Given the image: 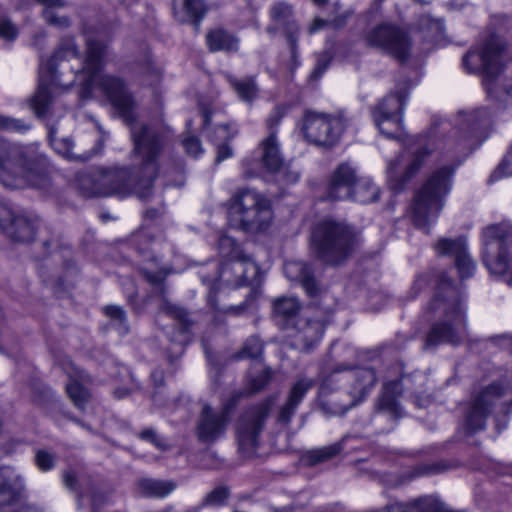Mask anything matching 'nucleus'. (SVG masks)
<instances>
[{
    "label": "nucleus",
    "mask_w": 512,
    "mask_h": 512,
    "mask_svg": "<svg viewBox=\"0 0 512 512\" xmlns=\"http://www.w3.org/2000/svg\"><path fill=\"white\" fill-rule=\"evenodd\" d=\"M108 38V32L103 29L85 33V56L80 69L75 73L71 72L74 75L71 81H64L63 72L58 75L56 69L60 67L63 71L68 68V61H79L80 52L73 39L63 41L50 59L41 61L39 86L31 105L37 116L42 117L47 113L57 88H66L74 82L82 86L83 93L88 96L94 87H99L130 126L133 152L139 157L140 164L132 170H100L91 177V187L87 188V193L89 196L119 197L135 193L139 198L146 199L160 171L167 173L162 163V155L168 143V131L137 124L134 112L136 102L123 80L113 75L101 74L108 54Z\"/></svg>",
    "instance_id": "1"
},
{
    "label": "nucleus",
    "mask_w": 512,
    "mask_h": 512,
    "mask_svg": "<svg viewBox=\"0 0 512 512\" xmlns=\"http://www.w3.org/2000/svg\"><path fill=\"white\" fill-rule=\"evenodd\" d=\"M489 123L490 114L486 109L460 112L455 126L445 119L433 118L427 136L419 137L410 149L388 162L387 177L391 187L400 190L418 173L426 157L434 150L446 154L458 165L461 157L483 140Z\"/></svg>",
    "instance_id": "2"
},
{
    "label": "nucleus",
    "mask_w": 512,
    "mask_h": 512,
    "mask_svg": "<svg viewBox=\"0 0 512 512\" xmlns=\"http://www.w3.org/2000/svg\"><path fill=\"white\" fill-rule=\"evenodd\" d=\"M427 311L438 317V322L427 336V345L458 344L462 341L466 333L465 307L460 295L445 276L440 278L437 292L428 304Z\"/></svg>",
    "instance_id": "3"
},
{
    "label": "nucleus",
    "mask_w": 512,
    "mask_h": 512,
    "mask_svg": "<svg viewBox=\"0 0 512 512\" xmlns=\"http://www.w3.org/2000/svg\"><path fill=\"white\" fill-rule=\"evenodd\" d=\"M505 43L496 34L487 35L463 58V66L469 73H481L489 97L512 104V83L501 76Z\"/></svg>",
    "instance_id": "4"
},
{
    "label": "nucleus",
    "mask_w": 512,
    "mask_h": 512,
    "mask_svg": "<svg viewBox=\"0 0 512 512\" xmlns=\"http://www.w3.org/2000/svg\"><path fill=\"white\" fill-rule=\"evenodd\" d=\"M47 173V160L16 146L0 144V182L7 188L39 186Z\"/></svg>",
    "instance_id": "5"
},
{
    "label": "nucleus",
    "mask_w": 512,
    "mask_h": 512,
    "mask_svg": "<svg viewBox=\"0 0 512 512\" xmlns=\"http://www.w3.org/2000/svg\"><path fill=\"white\" fill-rule=\"evenodd\" d=\"M358 232L344 221L332 218L318 222L311 235V245L319 259L339 265L353 252Z\"/></svg>",
    "instance_id": "6"
},
{
    "label": "nucleus",
    "mask_w": 512,
    "mask_h": 512,
    "mask_svg": "<svg viewBox=\"0 0 512 512\" xmlns=\"http://www.w3.org/2000/svg\"><path fill=\"white\" fill-rule=\"evenodd\" d=\"M454 170L455 167L451 165L435 170L414 197L413 221L427 233L430 224L436 221L444 206V197L451 189Z\"/></svg>",
    "instance_id": "7"
},
{
    "label": "nucleus",
    "mask_w": 512,
    "mask_h": 512,
    "mask_svg": "<svg viewBox=\"0 0 512 512\" xmlns=\"http://www.w3.org/2000/svg\"><path fill=\"white\" fill-rule=\"evenodd\" d=\"M272 220V206L266 196L246 189L231 198L228 208V222L231 227L257 233L267 230Z\"/></svg>",
    "instance_id": "8"
},
{
    "label": "nucleus",
    "mask_w": 512,
    "mask_h": 512,
    "mask_svg": "<svg viewBox=\"0 0 512 512\" xmlns=\"http://www.w3.org/2000/svg\"><path fill=\"white\" fill-rule=\"evenodd\" d=\"M428 375L424 372H415L411 376L403 377L400 381H391L384 385L381 395L376 401L375 409L385 413L393 419L402 416L397 397L401 389L411 390L415 394V404L422 408L430 402L428 391Z\"/></svg>",
    "instance_id": "9"
},
{
    "label": "nucleus",
    "mask_w": 512,
    "mask_h": 512,
    "mask_svg": "<svg viewBox=\"0 0 512 512\" xmlns=\"http://www.w3.org/2000/svg\"><path fill=\"white\" fill-rule=\"evenodd\" d=\"M345 127L346 121L342 114L307 111L303 119L305 138L314 145L325 148H331L338 143Z\"/></svg>",
    "instance_id": "10"
},
{
    "label": "nucleus",
    "mask_w": 512,
    "mask_h": 512,
    "mask_svg": "<svg viewBox=\"0 0 512 512\" xmlns=\"http://www.w3.org/2000/svg\"><path fill=\"white\" fill-rule=\"evenodd\" d=\"M274 404L272 398L250 407L238 419L236 438L239 450L246 456L252 455L258 444V437L263 429L264 421Z\"/></svg>",
    "instance_id": "11"
},
{
    "label": "nucleus",
    "mask_w": 512,
    "mask_h": 512,
    "mask_svg": "<svg viewBox=\"0 0 512 512\" xmlns=\"http://www.w3.org/2000/svg\"><path fill=\"white\" fill-rule=\"evenodd\" d=\"M508 394V387L502 383H492L475 394L467 407L464 427L474 433L485 427L487 418L500 399Z\"/></svg>",
    "instance_id": "12"
},
{
    "label": "nucleus",
    "mask_w": 512,
    "mask_h": 512,
    "mask_svg": "<svg viewBox=\"0 0 512 512\" xmlns=\"http://www.w3.org/2000/svg\"><path fill=\"white\" fill-rule=\"evenodd\" d=\"M364 41L367 46L387 52L400 61L406 60L410 54V38L396 25L379 24L367 31Z\"/></svg>",
    "instance_id": "13"
},
{
    "label": "nucleus",
    "mask_w": 512,
    "mask_h": 512,
    "mask_svg": "<svg viewBox=\"0 0 512 512\" xmlns=\"http://www.w3.org/2000/svg\"><path fill=\"white\" fill-rule=\"evenodd\" d=\"M329 315L330 311L325 310L324 315L320 318L301 317L297 319L288 333L291 345L301 351H308L318 344L323 336Z\"/></svg>",
    "instance_id": "14"
},
{
    "label": "nucleus",
    "mask_w": 512,
    "mask_h": 512,
    "mask_svg": "<svg viewBox=\"0 0 512 512\" xmlns=\"http://www.w3.org/2000/svg\"><path fill=\"white\" fill-rule=\"evenodd\" d=\"M229 422L230 416L227 409L216 411L211 406L205 405L199 414L195 435L201 443L212 444L225 434Z\"/></svg>",
    "instance_id": "15"
},
{
    "label": "nucleus",
    "mask_w": 512,
    "mask_h": 512,
    "mask_svg": "<svg viewBox=\"0 0 512 512\" xmlns=\"http://www.w3.org/2000/svg\"><path fill=\"white\" fill-rule=\"evenodd\" d=\"M358 179L356 169L350 163H340L329 176L325 198L330 201L350 198Z\"/></svg>",
    "instance_id": "16"
},
{
    "label": "nucleus",
    "mask_w": 512,
    "mask_h": 512,
    "mask_svg": "<svg viewBox=\"0 0 512 512\" xmlns=\"http://www.w3.org/2000/svg\"><path fill=\"white\" fill-rule=\"evenodd\" d=\"M283 271L290 281L301 284L308 297L314 299L322 296V286L311 265L301 261H288L284 264Z\"/></svg>",
    "instance_id": "17"
},
{
    "label": "nucleus",
    "mask_w": 512,
    "mask_h": 512,
    "mask_svg": "<svg viewBox=\"0 0 512 512\" xmlns=\"http://www.w3.org/2000/svg\"><path fill=\"white\" fill-rule=\"evenodd\" d=\"M218 247L223 256L235 259L233 270L241 273L244 283H248L257 276L258 266L248 255L236 250L235 241L231 237L222 236L219 239Z\"/></svg>",
    "instance_id": "18"
},
{
    "label": "nucleus",
    "mask_w": 512,
    "mask_h": 512,
    "mask_svg": "<svg viewBox=\"0 0 512 512\" xmlns=\"http://www.w3.org/2000/svg\"><path fill=\"white\" fill-rule=\"evenodd\" d=\"M273 21L284 28V35L289 46L291 59L297 58L298 25L292 19V8L284 2L275 3L270 10Z\"/></svg>",
    "instance_id": "19"
},
{
    "label": "nucleus",
    "mask_w": 512,
    "mask_h": 512,
    "mask_svg": "<svg viewBox=\"0 0 512 512\" xmlns=\"http://www.w3.org/2000/svg\"><path fill=\"white\" fill-rule=\"evenodd\" d=\"M256 155L261 167L268 173L278 171L282 167L283 157L280 143L275 133H268L256 149Z\"/></svg>",
    "instance_id": "20"
},
{
    "label": "nucleus",
    "mask_w": 512,
    "mask_h": 512,
    "mask_svg": "<svg viewBox=\"0 0 512 512\" xmlns=\"http://www.w3.org/2000/svg\"><path fill=\"white\" fill-rule=\"evenodd\" d=\"M207 12L203 0H174L173 13L177 21L191 24L196 31Z\"/></svg>",
    "instance_id": "21"
},
{
    "label": "nucleus",
    "mask_w": 512,
    "mask_h": 512,
    "mask_svg": "<svg viewBox=\"0 0 512 512\" xmlns=\"http://www.w3.org/2000/svg\"><path fill=\"white\" fill-rule=\"evenodd\" d=\"M315 385L312 378L301 376L291 385L287 401L279 412V420L289 423L306 393Z\"/></svg>",
    "instance_id": "22"
},
{
    "label": "nucleus",
    "mask_w": 512,
    "mask_h": 512,
    "mask_svg": "<svg viewBox=\"0 0 512 512\" xmlns=\"http://www.w3.org/2000/svg\"><path fill=\"white\" fill-rule=\"evenodd\" d=\"M70 366L71 371H67L69 382L66 385V391L73 403L77 407L83 408L90 396L84 384L90 382V377L82 370L75 368L73 364Z\"/></svg>",
    "instance_id": "23"
},
{
    "label": "nucleus",
    "mask_w": 512,
    "mask_h": 512,
    "mask_svg": "<svg viewBox=\"0 0 512 512\" xmlns=\"http://www.w3.org/2000/svg\"><path fill=\"white\" fill-rule=\"evenodd\" d=\"M206 44L211 52H236L239 39L223 28H215L206 34Z\"/></svg>",
    "instance_id": "24"
},
{
    "label": "nucleus",
    "mask_w": 512,
    "mask_h": 512,
    "mask_svg": "<svg viewBox=\"0 0 512 512\" xmlns=\"http://www.w3.org/2000/svg\"><path fill=\"white\" fill-rule=\"evenodd\" d=\"M353 385L350 390L351 396L355 401L351 406L357 402L362 401L373 388L376 382L375 372L371 368H359L352 373Z\"/></svg>",
    "instance_id": "25"
},
{
    "label": "nucleus",
    "mask_w": 512,
    "mask_h": 512,
    "mask_svg": "<svg viewBox=\"0 0 512 512\" xmlns=\"http://www.w3.org/2000/svg\"><path fill=\"white\" fill-rule=\"evenodd\" d=\"M225 78L237 97L243 102L251 104L258 98L259 87L255 77L245 76L238 78L231 74H225Z\"/></svg>",
    "instance_id": "26"
},
{
    "label": "nucleus",
    "mask_w": 512,
    "mask_h": 512,
    "mask_svg": "<svg viewBox=\"0 0 512 512\" xmlns=\"http://www.w3.org/2000/svg\"><path fill=\"white\" fill-rule=\"evenodd\" d=\"M407 98V91L401 88L394 93L388 94L374 108L373 116H402V109Z\"/></svg>",
    "instance_id": "27"
},
{
    "label": "nucleus",
    "mask_w": 512,
    "mask_h": 512,
    "mask_svg": "<svg viewBox=\"0 0 512 512\" xmlns=\"http://www.w3.org/2000/svg\"><path fill=\"white\" fill-rule=\"evenodd\" d=\"M22 487L21 479L14 475L10 469L0 471V504L6 505L12 503Z\"/></svg>",
    "instance_id": "28"
},
{
    "label": "nucleus",
    "mask_w": 512,
    "mask_h": 512,
    "mask_svg": "<svg viewBox=\"0 0 512 512\" xmlns=\"http://www.w3.org/2000/svg\"><path fill=\"white\" fill-rule=\"evenodd\" d=\"M176 484L169 480L141 479L138 482V489L143 496L163 498L172 493Z\"/></svg>",
    "instance_id": "29"
},
{
    "label": "nucleus",
    "mask_w": 512,
    "mask_h": 512,
    "mask_svg": "<svg viewBox=\"0 0 512 512\" xmlns=\"http://www.w3.org/2000/svg\"><path fill=\"white\" fill-rule=\"evenodd\" d=\"M380 190L369 178H359L351 190L352 199L356 202L367 204L375 202L379 198Z\"/></svg>",
    "instance_id": "30"
},
{
    "label": "nucleus",
    "mask_w": 512,
    "mask_h": 512,
    "mask_svg": "<svg viewBox=\"0 0 512 512\" xmlns=\"http://www.w3.org/2000/svg\"><path fill=\"white\" fill-rule=\"evenodd\" d=\"M342 450V443L337 442L328 446L308 450L305 452L302 459L307 465L314 466L333 459L339 455Z\"/></svg>",
    "instance_id": "31"
},
{
    "label": "nucleus",
    "mask_w": 512,
    "mask_h": 512,
    "mask_svg": "<svg viewBox=\"0 0 512 512\" xmlns=\"http://www.w3.org/2000/svg\"><path fill=\"white\" fill-rule=\"evenodd\" d=\"M35 230V221L21 215L12 223L8 236L18 242H30L34 239Z\"/></svg>",
    "instance_id": "32"
},
{
    "label": "nucleus",
    "mask_w": 512,
    "mask_h": 512,
    "mask_svg": "<svg viewBox=\"0 0 512 512\" xmlns=\"http://www.w3.org/2000/svg\"><path fill=\"white\" fill-rule=\"evenodd\" d=\"M380 133L388 138H400L403 133L402 116H373Z\"/></svg>",
    "instance_id": "33"
},
{
    "label": "nucleus",
    "mask_w": 512,
    "mask_h": 512,
    "mask_svg": "<svg viewBox=\"0 0 512 512\" xmlns=\"http://www.w3.org/2000/svg\"><path fill=\"white\" fill-rule=\"evenodd\" d=\"M434 249L438 255L451 256L456 260L467 250V246L465 239L462 237L456 239L441 238L434 245Z\"/></svg>",
    "instance_id": "34"
},
{
    "label": "nucleus",
    "mask_w": 512,
    "mask_h": 512,
    "mask_svg": "<svg viewBox=\"0 0 512 512\" xmlns=\"http://www.w3.org/2000/svg\"><path fill=\"white\" fill-rule=\"evenodd\" d=\"M49 140L52 148L63 157L69 160H80L86 161L89 159V156H80L74 153L73 150V142L69 138H58L53 129L49 131Z\"/></svg>",
    "instance_id": "35"
},
{
    "label": "nucleus",
    "mask_w": 512,
    "mask_h": 512,
    "mask_svg": "<svg viewBox=\"0 0 512 512\" xmlns=\"http://www.w3.org/2000/svg\"><path fill=\"white\" fill-rule=\"evenodd\" d=\"M301 305L296 297L284 296L274 300V313L284 319L293 318L300 311Z\"/></svg>",
    "instance_id": "36"
},
{
    "label": "nucleus",
    "mask_w": 512,
    "mask_h": 512,
    "mask_svg": "<svg viewBox=\"0 0 512 512\" xmlns=\"http://www.w3.org/2000/svg\"><path fill=\"white\" fill-rule=\"evenodd\" d=\"M414 512H447L445 505L434 496H424L411 501Z\"/></svg>",
    "instance_id": "37"
},
{
    "label": "nucleus",
    "mask_w": 512,
    "mask_h": 512,
    "mask_svg": "<svg viewBox=\"0 0 512 512\" xmlns=\"http://www.w3.org/2000/svg\"><path fill=\"white\" fill-rule=\"evenodd\" d=\"M103 312L111 320L115 322L117 329L120 334H126L128 332V326L126 324V314L120 306L109 305L103 308Z\"/></svg>",
    "instance_id": "38"
},
{
    "label": "nucleus",
    "mask_w": 512,
    "mask_h": 512,
    "mask_svg": "<svg viewBox=\"0 0 512 512\" xmlns=\"http://www.w3.org/2000/svg\"><path fill=\"white\" fill-rule=\"evenodd\" d=\"M263 352V345L256 337L247 339L242 350L235 356L237 359L258 358Z\"/></svg>",
    "instance_id": "39"
},
{
    "label": "nucleus",
    "mask_w": 512,
    "mask_h": 512,
    "mask_svg": "<svg viewBox=\"0 0 512 512\" xmlns=\"http://www.w3.org/2000/svg\"><path fill=\"white\" fill-rule=\"evenodd\" d=\"M456 268L461 279L471 277L475 271V263L469 257L467 250L455 260Z\"/></svg>",
    "instance_id": "40"
},
{
    "label": "nucleus",
    "mask_w": 512,
    "mask_h": 512,
    "mask_svg": "<svg viewBox=\"0 0 512 512\" xmlns=\"http://www.w3.org/2000/svg\"><path fill=\"white\" fill-rule=\"evenodd\" d=\"M19 215L9 203H0V227L8 234L12 223Z\"/></svg>",
    "instance_id": "41"
},
{
    "label": "nucleus",
    "mask_w": 512,
    "mask_h": 512,
    "mask_svg": "<svg viewBox=\"0 0 512 512\" xmlns=\"http://www.w3.org/2000/svg\"><path fill=\"white\" fill-rule=\"evenodd\" d=\"M0 128L12 132H25L30 125L23 120L0 116Z\"/></svg>",
    "instance_id": "42"
},
{
    "label": "nucleus",
    "mask_w": 512,
    "mask_h": 512,
    "mask_svg": "<svg viewBox=\"0 0 512 512\" xmlns=\"http://www.w3.org/2000/svg\"><path fill=\"white\" fill-rule=\"evenodd\" d=\"M506 176H512V149L490 176V181H496Z\"/></svg>",
    "instance_id": "43"
},
{
    "label": "nucleus",
    "mask_w": 512,
    "mask_h": 512,
    "mask_svg": "<svg viewBox=\"0 0 512 512\" xmlns=\"http://www.w3.org/2000/svg\"><path fill=\"white\" fill-rule=\"evenodd\" d=\"M138 437L143 441L153 444L156 448L160 450H166L168 448L165 439L159 436L157 432L152 428L142 430L138 434Z\"/></svg>",
    "instance_id": "44"
},
{
    "label": "nucleus",
    "mask_w": 512,
    "mask_h": 512,
    "mask_svg": "<svg viewBox=\"0 0 512 512\" xmlns=\"http://www.w3.org/2000/svg\"><path fill=\"white\" fill-rule=\"evenodd\" d=\"M276 177V180L280 183L284 184H294L299 180V173L295 170H292L289 166H286L284 163L282 167L279 168L278 171L271 172Z\"/></svg>",
    "instance_id": "45"
},
{
    "label": "nucleus",
    "mask_w": 512,
    "mask_h": 512,
    "mask_svg": "<svg viewBox=\"0 0 512 512\" xmlns=\"http://www.w3.org/2000/svg\"><path fill=\"white\" fill-rule=\"evenodd\" d=\"M161 309L171 317L179 320L183 325H188V313L183 308L164 300Z\"/></svg>",
    "instance_id": "46"
},
{
    "label": "nucleus",
    "mask_w": 512,
    "mask_h": 512,
    "mask_svg": "<svg viewBox=\"0 0 512 512\" xmlns=\"http://www.w3.org/2000/svg\"><path fill=\"white\" fill-rule=\"evenodd\" d=\"M285 115V108L282 106H277L273 109L266 120V128L268 133H275L277 135V126L279 125L281 119Z\"/></svg>",
    "instance_id": "47"
},
{
    "label": "nucleus",
    "mask_w": 512,
    "mask_h": 512,
    "mask_svg": "<svg viewBox=\"0 0 512 512\" xmlns=\"http://www.w3.org/2000/svg\"><path fill=\"white\" fill-rule=\"evenodd\" d=\"M43 16L45 21L52 26H55L60 29H64L69 27L70 20L68 17L65 16H59L54 11L50 9H45L43 12Z\"/></svg>",
    "instance_id": "48"
},
{
    "label": "nucleus",
    "mask_w": 512,
    "mask_h": 512,
    "mask_svg": "<svg viewBox=\"0 0 512 512\" xmlns=\"http://www.w3.org/2000/svg\"><path fill=\"white\" fill-rule=\"evenodd\" d=\"M35 462L40 470L48 471L54 467L55 457L45 450H38L36 452Z\"/></svg>",
    "instance_id": "49"
},
{
    "label": "nucleus",
    "mask_w": 512,
    "mask_h": 512,
    "mask_svg": "<svg viewBox=\"0 0 512 512\" xmlns=\"http://www.w3.org/2000/svg\"><path fill=\"white\" fill-rule=\"evenodd\" d=\"M228 497V491L224 487H218L211 491L205 498L203 504L221 505Z\"/></svg>",
    "instance_id": "50"
},
{
    "label": "nucleus",
    "mask_w": 512,
    "mask_h": 512,
    "mask_svg": "<svg viewBox=\"0 0 512 512\" xmlns=\"http://www.w3.org/2000/svg\"><path fill=\"white\" fill-rule=\"evenodd\" d=\"M271 378L270 370H263L259 373V375L250 380V389L251 392H258L263 389Z\"/></svg>",
    "instance_id": "51"
},
{
    "label": "nucleus",
    "mask_w": 512,
    "mask_h": 512,
    "mask_svg": "<svg viewBox=\"0 0 512 512\" xmlns=\"http://www.w3.org/2000/svg\"><path fill=\"white\" fill-rule=\"evenodd\" d=\"M17 36V29L8 19L0 20V37L6 40H13Z\"/></svg>",
    "instance_id": "52"
},
{
    "label": "nucleus",
    "mask_w": 512,
    "mask_h": 512,
    "mask_svg": "<svg viewBox=\"0 0 512 512\" xmlns=\"http://www.w3.org/2000/svg\"><path fill=\"white\" fill-rule=\"evenodd\" d=\"M183 146H184L186 152L189 155L194 156V157H197L203 151L202 147H201V143H200L199 139L196 137L191 136V137H187L186 139H184Z\"/></svg>",
    "instance_id": "53"
},
{
    "label": "nucleus",
    "mask_w": 512,
    "mask_h": 512,
    "mask_svg": "<svg viewBox=\"0 0 512 512\" xmlns=\"http://www.w3.org/2000/svg\"><path fill=\"white\" fill-rule=\"evenodd\" d=\"M145 79L144 83L147 85H155L159 83L161 79V71L153 64H148L144 71Z\"/></svg>",
    "instance_id": "54"
},
{
    "label": "nucleus",
    "mask_w": 512,
    "mask_h": 512,
    "mask_svg": "<svg viewBox=\"0 0 512 512\" xmlns=\"http://www.w3.org/2000/svg\"><path fill=\"white\" fill-rule=\"evenodd\" d=\"M387 512H414L409 503H393L387 506Z\"/></svg>",
    "instance_id": "55"
},
{
    "label": "nucleus",
    "mask_w": 512,
    "mask_h": 512,
    "mask_svg": "<svg viewBox=\"0 0 512 512\" xmlns=\"http://www.w3.org/2000/svg\"><path fill=\"white\" fill-rule=\"evenodd\" d=\"M232 154H233L232 149L228 145H226V144L220 145L217 149L216 162L220 163V162L224 161L225 159L231 157Z\"/></svg>",
    "instance_id": "56"
},
{
    "label": "nucleus",
    "mask_w": 512,
    "mask_h": 512,
    "mask_svg": "<svg viewBox=\"0 0 512 512\" xmlns=\"http://www.w3.org/2000/svg\"><path fill=\"white\" fill-rule=\"evenodd\" d=\"M427 284H428L427 277L422 276V275L417 277L413 283L412 288H411L412 292L414 293L413 297H415L419 293L420 290L425 288L427 286Z\"/></svg>",
    "instance_id": "57"
},
{
    "label": "nucleus",
    "mask_w": 512,
    "mask_h": 512,
    "mask_svg": "<svg viewBox=\"0 0 512 512\" xmlns=\"http://www.w3.org/2000/svg\"><path fill=\"white\" fill-rule=\"evenodd\" d=\"M65 486L69 489H75L76 488V476L73 472L67 471L63 475Z\"/></svg>",
    "instance_id": "58"
},
{
    "label": "nucleus",
    "mask_w": 512,
    "mask_h": 512,
    "mask_svg": "<svg viewBox=\"0 0 512 512\" xmlns=\"http://www.w3.org/2000/svg\"><path fill=\"white\" fill-rule=\"evenodd\" d=\"M328 64H329V60L320 59L317 63L316 68L313 71V76L314 77L321 76L324 73V71L326 70V68L328 67Z\"/></svg>",
    "instance_id": "59"
},
{
    "label": "nucleus",
    "mask_w": 512,
    "mask_h": 512,
    "mask_svg": "<svg viewBox=\"0 0 512 512\" xmlns=\"http://www.w3.org/2000/svg\"><path fill=\"white\" fill-rule=\"evenodd\" d=\"M145 277L152 284H160L164 279L163 275H161L160 273L147 272L145 273Z\"/></svg>",
    "instance_id": "60"
},
{
    "label": "nucleus",
    "mask_w": 512,
    "mask_h": 512,
    "mask_svg": "<svg viewBox=\"0 0 512 512\" xmlns=\"http://www.w3.org/2000/svg\"><path fill=\"white\" fill-rule=\"evenodd\" d=\"M325 24L326 21L322 19H315L314 22L309 27V33H315L316 31L324 27Z\"/></svg>",
    "instance_id": "61"
},
{
    "label": "nucleus",
    "mask_w": 512,
    "mask_h": 512,
    "mask_svg": "<svg viewBox=\"0 0 512 512\" xmlns=\"http://www.w3.org/2000/svg\"><path fill=\"white\" fill-rule=\"evenodd\" d=\"M250 161H245L244 165L246 166L245 174L247 177H254L258 174L257 170L254 167H251Z\"/></svg>",
    "instance_id": "62"
},
{
    "label": "nucleus",
    "mask_w": 512,
    "mask_h": 512,
    "mask_svg": "<svg viewBox=\"0 0 512 512\" xmlns=\"http://www.w3.org/2000/svg\"><path fill=\"white\" fill-rule=\"evenodd\" d=\"M42 4H44L47 7H54V6H62L63 1L62 0H38Z\"/></svg>",
    "instance_id": "63"
},
{
    "label": "nucleus",
    "mask_w": 512,
    "mask_h": 512,
    "mask_svg": "<svg viewBox=\"0 0 512 512\" xmlns=\"http://www.w3.org/2000/svg\"><path fill=\"white\" fill-rule=\"evenodd\" d=\"M503 347L512 348V337H503Z\"/></svg>",
    "instance_id": "64"
}]
</instances>
